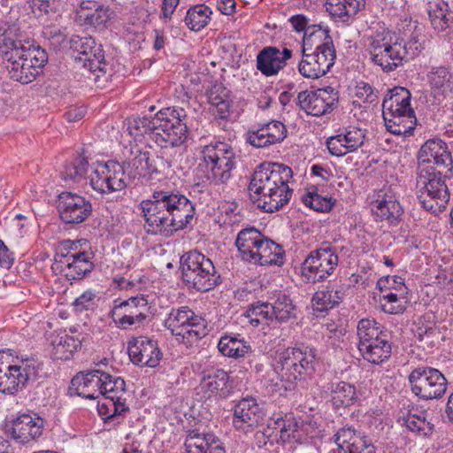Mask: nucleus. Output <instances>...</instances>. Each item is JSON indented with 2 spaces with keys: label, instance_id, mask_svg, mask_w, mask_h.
<instances>
[{
  "label": "nucleus",
  "instance_id": "1",
  "mask_svg": "<svg viewBox=\"0 0 453 453\" xmlns=\"http://www.w3.org/2000/svg\"><path fill=\"white\" fill-rule=\"evenodd\" d=\"M147 234L170 237L187 228L195 219L196 208L184 195L170 191H154L139 205Z\"/></svg>",
  "mask_w": 453,
  "mask_h": 453
},
{
  "label": "nucleus",
  "instance_id": "2",
  "mask_svg": "<svg viewBox=\"0 0 453 453\" xmlns=\"http://www.w3.org/2000/svg\"><path fill=\"white\" fill-rule=\"evenodd\" d=\"M292 176V169L283 164H260L250 181V199L266 212L280 210L292 196L293 190L288 187Z\"/></svg>",
  "mask_w": 453,
  "mask_h": 453
},
{
  "label": "nucleus",
  "instance_id": "3",
  "mask_svg": "<svg viewBox=\"0 0 453 453\" xmlns=\"http://www.w3.org/2000/svg\"><path fill=\"white\" fill-rule=\"evenodd\" d=\"M318 365L317 349L301 343L278 352L274 372L281 381L289 384L303 383L311 379Z\"/></svg>",
  "mask_w": 453,
  "mask_h": 453
},
{
  "label": "nucleus",
  "instance_id": "4",
  "mask_svg": "<svg viewBox=\"0 0 453 453\" xmlns=\"http://www.w3.org/2000/svg\"><path fill=\"white\" fill-rule=\"evenodd\" d=\"M3 57L7 60L6 68L11 78L22 84L35 81L48 61L46 50L30 39H24Z\"/></svg>",
  "mask_w": 453,
  "mask_h": 453
},
{
  "label": "nucleus",
  "instance_id": "5",
  "mask_svg": "<svg viewBox=\"0 0 453 453\" xmlns=\"http://www.w3.org/2000/svg\"><path fill=\"white\" fill-rule=\"evenodd\" d=\"M40 362L33 357L14 355L11 349L0 350V393L15 395L28 381L36 380Z\"/></svg>",
  "mask_w": 453,
  "mask_h": 453
},
{
  "label": "nucleus",
  "instance_id": "6",
  "mask_svg": "<svg viewBox=\"0 0 453 453\" xmlns=\"http://www.w3.org/2000/svg\"><path fill=\"white\" fill-rule=\"evenodd\" d=\"M367 50L372 62L389 73L408 61V50L403 39L380 27L367 37Z\"/></svg>",
  "mask_w": 453,
  "mask_h": 453
},
{
  "label": "nucleus",
  "instance_id": "7",
  "mask_svg": "<svg viewBox=\"0 0 453 453\" xmlns=\"http://www.w3.org/2000/svg\"><path fill=\"white\" fill-rule=\"evenodd\" d=\"M201 154L202 161L197 170L210 184L223 185L232 178L236 157L229 144L222 142H211L203 148Z\"/></svg>",
  "mask_w": 453,
  "mask_h": 453
},
{
  "label": "nucleus",
  "instance_id": "8",
  "mask_svg": "<svg viewBox=\"0 0 453 453\" xmlns=\"http://www.w3.org/2000/svg\"><path fill=\"white\" fill-rule=\"evenodd\" d=\"M187 112L183 108L167 107L156 114L152 141L162 149L178 148L188 138Z\"/></svg>",
  "mask_w": 453,
  "mask_h": 453
},
{
  "label": "nucleus",
  "instance_id": "9",
  "mask_svg": "<svg viewBox=\"0 0 453 453\" xmlns=\"http://www.w3.org/2000/svg\"><path fill=\"white\" fill-rule=\"evenodd\" d=\"M447 177L441 169L417 168L418 199L425 210L437 213L446 207L450 197Z\"/></svg>",
  "mask_w": 453,
  "mask_h": 453
},
{
  "label": "nucleus",
  "instance_id": "10",
  "mask_svg": "<svg viewBox=\"0 0 453 453\" xmlns=\"http://www.w3.org/2000/svg\"><path fill=\"white\" fill-rule=\"evenodd\" d=\"M182 278L188 288L207 292L221 284V276L212 261L197 250H190L180 257Z\"/></svg>",
  "mask_w": 453,
  "mask_h": 453
},
{
  "label": "nucleus",
  "instance_id": "11",
  "mask_svg": "<svg viewBox=\"0 0 453 453\" xmlns=\"http://www.w3.org/2000/svg\"><path fill=\"white\" fill-rule=\"evenodd\" d=\"M93 257L92 252L78 250L77 242L65 240L56 251L53 268L71 282L81 280L94 269Z\"/></svg>",
  "mask_w": 453,
  "mask_h": 453
},
{
  "label": "nucleus",
  "instance_id": "12",
  "mask_svg": "<svg viewBox=\"0 0 453 453\" xmlns=\"http://www.w3.org/2000/svg\"><path fill=\"white\" fill-rule=\"evenodd\" d=\"M165 327L185 343H194L209 334L204 318L196 314L188 306L172 308L164 321Z\"/></svg>",
  "mask_w": 453,
  "mask_h": 453
},
{
  "label": "nucleus",
  "instance_id": "13",
  "mask_svg": "<svg viewBox=\"0 0 453 453\" xmlns=\"http://www.w3.org/2000/svg\"><path fill=\"white\" fill-rule=\"evenodd\" d=\"M411 392L421 400L441 399L446 393L448 380L436 368L420 365L408 376Z\"/></svg>",
  "mask_w": 453,
  "mask_h": 453
},
{
  "label": "nucleus",
  "instance_id": "14",
  "mask_svg": "<svg viewBox=\"0 0 453 453\" xmlns=\"http://www.w3.org/2000/svg\"><path fill=\"white\" fill-rule=\"evenodd\" d=\"M128 155L124 161L125 168H130V174L146 180H150L165 173L172 166L171 163L163 157H153L151 153L140 148L137 144L126 148Z\"/></svg>",
  "mask_w": 453,
  "mask_h": 453
},
{
  "label": "nucleus",
  "instance_id": "15",
  "mask_svg": "<svg viewBox=\"0 0 453 453\" xmlns=\"http://www.w3.org/2000/svg\"><path fill=\"white\" fill-rule=\"evenodd\" d=\"M339 262L338 255L331 246L320 247L309 253L301 266L306 282H320L334 272Z\"/></svg>",
  "mask_w": 453,
  "mask_h": 453
},
{
  "label": "nucleus",
  "instance_id": "16",
  "mask_svg": "<svg viewBox=\"0 0 453 453\" xmlns=\"http://www.w3.org/2000/svg\"><path fill=\"white\" fill-rule=\"evenodd\" d=\"M93 169L89 176L92 188L101 194H111L120 191L127 187L124 180L125 165L114 160L105 163L92 162Z\"/></svg>",
  "mask_w": 453,
  "mask_h": 453
},
{
  "label": "nucleus",
  "instance_id": "17",
  "mask_svg": "<svg viewBox=\"0 0 453 453\" xmlns=\"http://www.w3.org/2000/svg\"><path fill=\"white\" fill-rule=\"evenodd\" d=\"M46 421L35 412L19 413L5 425V434L19 444L37 441L43 434Z\"/></svg>",
  "mask_w": 453,
  "mask_h": 453
},
{
  "label": "nucleus",
  "instance_id": "18",
  "mask_svg": "<svg viewBox=\"0 0 453 453\" xmlns=\"http://www.w3.org/2000/svg\"><path fill=\"white\" fill-rule=\"evenodd\" d=\"M70 49L77 53L75 59L91 73H106V63L102 45L90 36L73 35L69 41Z\"/></svg>",
  "mask_w": 453,
  "mask_h": 453
},
{
  "label": "nucleus",
  "instance_id": "19",
  "mask_svg": "<svg viewBox=\"0 0 453 453\" xmlns=\"http://www.w3.org/2000/svg\"><path fill=\"white\" fill-rule=\"evenodd\" d=\"M197 390L204 401L226 399L232 392L230 376L222 368L208 365L201 372Z\"/></svg>",
  "mask_w": 453,
  "mask_h": 453
},
{
  "label": "nucleus",
  "instance_id": "20",
  "mask_svg": "<svg viewBox=\"0 0 453 453\" xmlns=\"http://www.w3.org/2000/svg\"><path fill=\"white\" fill-rule=\"evenodd\" d=\"M338 91L331 87L305 90L298 93L297 101L300 108L307 114L319 117L331 112L338 103Z\"/></svg>",
  "mask_w": 453,
  "mask_h": 453
},
{
  "label": "nucleus",
  "instance_id": "21",
  "mask_svg": "<svg viewBox=\"0 0 453 453\" xmlns=\"http://www.w3.org/2000/svg\"><path fill=\"white\" fill-rule=\"evenodd\" d=\"M113 12L110 6L96 0H83L76 10L81 26L96 32L105 31L111 24Z\"/></svg>",
  "mask_w": 453,
  "mask_h": 453
},
{
  "label": "nucleus",
  "instance_id": "22",
  "mask_svg": "<svg viewBox=\"0 0 453 453\" xmlns=\"http://www.w3.org/2000/svg\"><path fill=\"white\" fill-rule=\"evenodd\" d=\"M58 211L63 222L78 225L92 213V203L84 196L72 192H62L58 196Z\"/></svg>",
  "mask_w": 453,
  "mask_h": 453
},
{
  "label": "nucleus",
  "instance_id": "23",
  "mask_svg": "<svg viewBox=\"0 0 453 453\" xmlns=\"http://www.w3.org/2000/svg\"><path fill=\"white\" fill-rule=\"evenodd\" d=\"M127 352L131 362L142 367L155 368L163 357L157 341L144 335L132 337L127 342Z\"/></svg>",
  "mask_w": 453,
  "mask_h": 453
},
{
  "label": "nucleus",
  "instance_id": "24",
  "mask_svg": "<svg viewBox=\"0 0 453 453\" xmlns=\"http://www.w3.org/2000/svg\"><path fill=\"white\" fill-rule=\"evenodd\" d=\"M293 50L286 46H265L256 58V67L265 77L278 75L292 58Z\"/></svg>",
  "mask_w": 453,
  "mask_h": 453
},
{
  "label": "nucleus",
  "instance_id": "25",
  "mask_svg": "<svg viewBox=\"0 0 453 453\" xmlns=\"http://www.w3.org/2000/svg\"><path fill=\"white\" fill-rule=\"evenodd\" d=\"M418 168H452V157L447 144L440 139L426 141L420 148L418 155Z\"/></svg>",
  "mask_w": 453,
  "mask_h": 453
},
{
  "label": "nucleus",
  "instance_id": "26",
  "mask_svg": "<svg viewBox=\"0 0 453 453\" xmlns=\"http://www.w3.org/2000/svg\"><path fill=\"white\" fill-rule=\"evenodd\" d=\"M365 138V130L357 127H348L327 138L326 145L332 156L342 157L359 149L364 144Z\"/></svg>",
  "mask_w": 453,
  "mask_h": 453
},
{
  "label": "nucleus",
  "instance_id": "27",
  "mask_svg": "<svg viewBox=\"0 0 453 453\" xmlns=\"http://www.w3.org/2000/svg\"><path fill=\"white\" fill-rule=\"evenodd\" d=\"M286 126L278 120L253 127L246 134V142L255 148H266L281 142L287 136Z\"/></svg>",
  "mask_w": 453,
  "mask_h": 453
},
{
  "label": "nucleus",
  "instance_id": "28",
  "mask_svg": "<svg viewBox=\"0 0 453 453\" xmlns=\"http://www.w3.org/2000/svg\"><path fill=\"white\" fill-rule=\"evenodd\" d=\"M265 412L253 397L242 398L234 410L233 425L237 430L255 427L262 425Z\"/></svg>",
  "mask_w": 453,
  "mask_h": 453
},
{
  "label": "nucleus",
  "instance_id": "29",
  "mask_svg": "<svg viewBox=\"0 0 453 453\" xmlns=\"http://www.w3.org/2000/svg\"><path fill=\"white\" fill-rule=\"evenodd\" d=\"M372 211L376 221H387L389 225H397L403 210L392 192L380 190L372 202Z\"/></svg>",
  "mask_w": 453,
  "mask_h": 453
},
{
  "label": "nucleus",
  "instance_id": "30",
  "mask_svg": "<svg viewBox=\"0 0 453 453\" xmlns=\"http://www.w3.org/2000/svg\"><path fill=\"white\" fill-rule=\"evenodd\" d=\"M430 94L443 100L453 94V70L449 65H433L426 74Z\"/></svg>",
  "mask_w": 453,
  "mask_h": 453
},
{
  "label": "nucleus",
  "instance_id": "31",
  "mask_svg": "<svg viewBox=\"0 0 453 453\" xmlns=\"http://www.w3.org/2000/svg\"><path fill=\"white\" fill-rule=\"evenodd\" d=\"M101 370L83 371L71 380V388L86 399H96L102 395Z\"/></svg>",
  "mask_w": 453,
  "mask_h": 453
},
{
  "label": "nucleus",
  "instance_id": "32",
  "mask_svg": "<svg viewBox=\"0 0 453 453\" xmlns=\"http://www.w3.org/2000/svg\"><path fill=\"white\" fill-rule=\"evenodd\" d=\"M338 453H360L373 447L365 436L357 434L352 427H342L335 434Z\"/></svg>",
  "mask_w": 453,
  "mask_h": 453
},
{
  "label": "nucleus",
  "instance_id": "33",
  "mask_svg": "<svg viewBox=\"0 0 453 453\" xmlns=\"http://www.w3.org/2000/svg\"><path fill=\"white\" fill-rule=\"evenodd\" d=\"M264 237L265 235L255 227H247L238 233L234 243L243 261L251 264Z\"/></svg>",
  "mask_w": 453,
  "mask_h": 453
},
{
  "label": "nucleus",
  "instance_id": "34",
  "mask_svg": "<svg viewBox=\"0 0 453 453\" xmlns=\"http://www.w3.org/2000/svg\"><path fill=\"white\" fill-rule=\"evenodd\" d=\"M382 110L386 111V114L407 116V120L413 118L414 111L411 107V92L405 88H395L389 97L384 99Z\"/></svg>",
  "mask_w": 453,
  "mask_h": 453
},
{
  "label": "nucleus",
  "instance_id": "35",
  "mask_svg": "<svg viewBox=\"0 0 453 453\" xmlns=\"http://www.w3.org/2000/svg\"><path fill=\"white\" fill-rule=\"evenodd\" d=\"M425 411L418 409L401 411L397 422L408 430L421 437H429L434 432V425L426 419Z\"/></svg>",
  "mask_w": 453,
  "mask_h": 453
},
{
  "label": "nucleus",
  "instance_id": "36",
  "mask_svg": "<svg viewBox=\"0 0 453 453\" xmlns=\"http://www.w3.org/2000/svg\"><path fill=\"white\" fill-rule=\"evenodd\" d=\"M326 392L336 409L351 406L358 399L356 387L347 381H331L326 384Z\"/></svg>",
  "mask_w": 453,
  "mask_h": 453
},
{
  "label": "nucleus",
  "instance_id": "37",
  "mask_svg": "<svg viewBox=\"0 0 453 453\" xmlns=\"http://www.w3.org/2000/svg\"><path fill=\"white\" fill-rule=\"evenodd\" d=\"M97 411L106 425L114 427L124 421L129 408L126 404V400H119L117 403L112 397H104L103 401L98 402Z\"/></svg>",
  "mask_w": 453,
  "mask_h": 453
},
{
  "label": "nucleus",
  "instance_id": "38",
  "mask_svg": "<svg viewBox=\"0 0 453 453\" xmlns=\"http://www.w3.org/2000/svg\"><path fill=\"white\" fill-rule=\"evenodd\" d=\"M365 0H326V9L334 20L346 23L365 8Z\"/></svg>",
  "mask_w": 453,
  "mask_h": 453
},
{
  "label": "nucleus",
  "instance_id": "39",
  "mask_svg": "<svg viewBox=\"0 0 453 453\" xmlns=\"http://www.w3.org/2000/svg\"><path fill=\"white\" fill-rule=\"evenodd\" d=\"M334 47L330 30L321 25H311L303 36L302 52Z\"/></svg>",
  "mask_w": 453,
  "mask_h": 453
},
{
  "label": "nucleus",
  "instance_id": "40",
  "mask_svg": "<svg viewBox=\"0 0 453 453\" xmlns=\"http://www.w3.org/2000/svg\"><path fill=\"white\" fill-rule=\"evenodd\" d=\"M285 260L283 247L265 235L251 264L259 265H281Z\"/></svg>",
  "mask_w": 453,
  "mask_h": 453
},
{
  "label": "nucleus",
  "instance_id": "41",
  "mask_svg": "<svg viewBox=\"0 0 453 453\" xmlns=\"http://www.w3.org/2000/svg\"><path fill=\"white\" fill-rule=\"evenodd\" d=\"M184 453H226L223 443L211 434H189L185 441Z\"/></svg>",
  "mask_w": 453,
  "mask_h": 453
},
{
  "label": "nucleus",
  "instance_id": "42",
  "mask_svg": "<svg viewBox=\"0 0 453 453\" xmlns=\"http://www.w3.org/2000/svg\"><path fill=\"white\" fill-rule=\"evenodd\" d=\"M357 349L363 358L369 363L380 365L387 361L392 351L391 343L387 335L369 343L357 345Z\"/></svg>",
  "mask_w": 453,
  "mask_h": 453
},
{
  "label": "nucleus",
  "instance_id": "43",
  "mask_svg": "<svg viewBox=\"0 0 453 453\" xmlns=\"http://www.w3.org/2000/svg\"><path fill=\"white\" fill-rule=\"evenodd\" d=\"M343 298L341 287L327 285L324 289L317 291L311 299L314 311H325L338 305Z\"/></svg>",
  "mask_w": 453,
  "mask_h": 453
},
{
  "label": "nucleus",
  "instance_id": "44",
  "mask_svg": "<svg viewBox=\"0 0 453 453\" xmlns=\"http://www.w3.org/2000/svg\"><path fill=\"white\" fill-rule=\"evenodd\" d=\"M218 349L223 356L232 358L243 357L251 350L250 345L240 334L221 336Z\"/></svg>",
  "mask_w": 453,
  "mask_h": 453
},
{
  "label": "nucleus",
  "instance_id": "45",
  "mask_svg": "<svg viewBox=\"0 0 453 453\" xmlns=\"http://www.w3.org/2000/svg\"><path fill=\"white\" fill-rule=\"evenodd\" d=\"M427 12L431 25L436 32H444L449 27L453 16L446 2L441 0L428 2Z\"/></svg>",
  "mask_w": 453,
  "mask_h": 453
},
{
  "label": "nucleus",
  "instance_id": "46",
  "mask_svg": "<svg viewBox=\"0 0 453 453\" xmlns=\"http://www.w3.org/2000/svg\"><path fill=\"white\" fill-rule=\"evenodd\" d=\"M54 359L69 360L73 353L81 348V342L77 337L67 334H59L51 341Z\"/></svg>",
  "mask_w": 453,
  "mask_h": 453
},
{
  "label": "nucleus",
  "instance_id": "47",
  "mask_svg": "<svg viewBox=\"0 0 453 453\" xmlns=\"http://www.w3.org/2000/svg\"><path fill=\"white\" fill-rule=\"evenodd\" d=\"M149 309L148 300L143 296H137L121 301L119 303H117V301H115V304L111 312L149 318Z\"/></svg>",
  "mask_w": 453,
  "mask_h": 453
},
{
  "label": "nucleus",
  "instance_id": "48",
  "mask_svg": "<svg viewBox=\"0 0 453 453\" xmlns=\"http://www.w3.org/2000/svg\"><path fill=\"white\" fill-rule=\"evenodd\" d=\"M302 425L293 416L292 413L287 417V423L281 427L280 431V441L284 446L288 445L289 449H293L296 444H302L305 441Z\"/></svg>",
  "mask_w": 453,
  "mask_h": 453
},
{
  "label": "nucleus",
  "instance_id": "49",
  "mask_svg": "<svg viewBox=\"0 0 453 453\" xmlns=\"http://www.w3.org/2000/svg\"><path fill=\"white\" fill-rule=\"evenodd\" d=\"M212 11L205 4H196L190 7L185 17V24L195 32L204 28L211 19Z\"/></svg>",
  "mask_w": 453,
  "mask_h": 453
},
{
  "label": "nucleus",
  "instance_id": "50",
  "mask_svg": "<svg viewBox=\"0 0 453 453\" xmlns=\"http://www.w3.org/2000/svg\"><path fill=\"white\" fill-rule=\"evenodd\" d=\"M245 316L249 319V323L257 327L260 324L271 325L273 320L271 303L256 302L250 304L245 311Z\"/></svg>",
  "mask_w": 453,
  "mask_h": 453
},
{
  "label": "nucleus",
  "instance_id": "51",
  "mask_svg": "<svg viewBox=\"0 0 453 453\" xmlns=\"http://www.w3.org/2000/svg\"><path fill=\"white\" fill-rule=\"evenodd\" d=\"M88 167H91L89 157L82 151L65 166L63 178L65 180L80 181L86 177Z\"/></svg>",
  "mask_w": 453,
  "mask_h": 453
},
{
  "label": "nucleus",
  "instance_id": "52",
  "mask_svg": "<svg viewBox=\"0 0 453 453\" xmlns=\"http://www.w3.org/2000/svg\"><path fill=\"white\" fill-rule=\"evenodd\" d=\"M102 395L104 397L114 398L115 401L126 400V383L121 377L112 376L102 371L101 373Z\"/></svg>",
  "mask_w": 453,
  "mask_h": 453
},
{
  "label": "nucleus",
  "instance_id": "53",
  "mask_svg": "<svg viewBox=\"0 0 453 453\" xmlns=\"http://www.w3.org/2000/svg\"><path fill=\"white\" fill-rule=\"evenodd\" d=\"M271 307L274 321L285 323L296 318V305L286 294H280L277 298L271 303Z\"/></svg>",
  "mask_w": 453,
  "mask_h": 453
},
{
  "label": "nucleus",
  "instance_id": "54",
  "mask_svg": "<svg viewBox=\"0 0 453 453\" xmlns=\"http://www.w3.org/2000/svg\"><path fill=\"white\" fill-rule=\"evenodd\" d=\"M358 344L363 345L386 336L380 324L374 319H363L357 324Z\"/></svg>",
  "mask_w": 453,
  "mask_h": 453
},
{
  "label": "nucleus",
  "instance_id": "55",
  "mask_svg": "<svg viewBox=\"0 0 453 453\" xmlns=\"http://www.w3.org/2000/svg\"><path fill=\"white\" fill-rule=\"evenodd\" d=\"M209 103L215 109L214 115L217 119H227L232 111L233 101L226 89L220 93L212 90L209 96Z\"/></svg>",
  "mask_w": 453,
  "mask_h": 453
},
{
  "label": "nucleus",
  "instance_id": "56",
  "mask_svg": "<svg viewBox=\"0 0 453 453\" xmlns=\"http://www.w3.org/2000/svg\"><path fill=\"white\" fill-rule=\"evenodd\" d=\"M408 293L387 291L380 296L381 310L388 314H401L405 311V299Z\"/></svg>",
  "mask_w": 453,
  "mask_h": 453
},
{
  "label": "nucleus",
  "instance_id": "57",
  "mask_svg": "<svg viewBox=\"0 0 453 453\" xmlns=\"http://www.w3.org/2000/svg\"><path fill=\"white\" fill-rule=\"evenodd\" d=\"M303 203L309 208L320 212H327L334 206L335 200L319 195L316 188L308 189L302 196Z\"/></svg>",
  "mask_w": 453,
  "mask_h": 453
},
{
  "label": "nucleus",
  "instance_id": "58",
  "mask_svg": "<svg viewBox=\"0 0 453 453\" xmlns=\"http://www.w3.org/2000/svg\"><path fill=\"white\" fill-rule=\"evenodd\" d=\"M302 54L303 58L298 64V71L302 76L314 80L326 74L311 51L302 52Z\"/></svg>",
  "mask_w": 453,
  "mask_h": 453
},
{
  "label": "nucleus",
  "instance_id": "59",
  "mask_svg": "<svg viewBox=\"0 0 453 453\" xmlns=\"http://www.w3.org/2000/svg\"><path fill=\"white\" fill-rule=\"evenodd\" d=\"M156 115L150 119L147 117L134 118L129 120L127 129L130 135L134 139H138L141 136L148 135L152 141V132L155 131L156 127Z\"/></svg>",
  "mask_w": 453,
  "mask_h": 453
},
{
  "label": "nucleus",
  "instance_id": "60",
  "mask_svg": "<svg viewBox=\"0 0 453 453\" xmlns=\"http://www.w3.org/2000/svg\"><path fill=\"white\" fill-rule=\"evenodd\" d=\"M23 41L24 39L16 33L15 27L0 23V54L2 56Z\"/></svg>",
  "mask_w": 453,
  "mask_h": 453
},
{
  "label": "nucleus",
  "instance_id": "61",
  "mask_svg": "<svg viewBox=\"0 0 453 453\" xmlns=\"http://www.w3.org/2000/svg\"><path fill=\"white\" fill-rule=\"evenodd\" d=\"M111 318L116 326L122 330H134L144 326L148 323V318L134 317L122 313L111 312Z\"/></svg>",
  "mask_w": 453,
  "mask_h": 453
},
{
  "label": "nucleus",
  "instance_id": "62",
  "mask_svg": "<svg viewBox=\"0 0 453 453\" xmlns=\"http://www.w3.org/2000/svg\"><path fill=\"white\" fill-rule=\"evenodd\" d=\"M377 288L381 293L387 291H393L395 293H407V288L404 284V280L397 275H388L386 277H381L377 281Z\"/></svg>",
  "mask_w": 453,
  "mask_h": 453
},
{
  "label": "nucleus",
  "instance_id": "63",
  "mask_svg": "<svg viewBox=\"0 0 453 453\" xmlns=\"http://www.w3.org/2000/svg\"><path fill=\"white\" fill-rule=\"evenodd\" d=\"M311 52L312 56L315 57V59L319 62V64L321 65L326 73H327L335 62V48L330 47Z\"/></svg>",
  "mask_w": 453,
  "mask_h": 453
},
{
  "label": "nucleus",
  "instance_id": "64",
  "mask_svg": "<svg viewBox=\"0 0 453 453\" xmlns=\"http://www.w3.org/2000/svg\"><path fill=\"white\" fill-rule=\"evenodd\" d=\"M383 119L387 127V129L394 134H403L407 131V127L403 125L407 116H398L397 114H386V111L382 110Z\"/></svg>",
  "mask_w": 453,
  "mask_h": 453
}]
</instances>
